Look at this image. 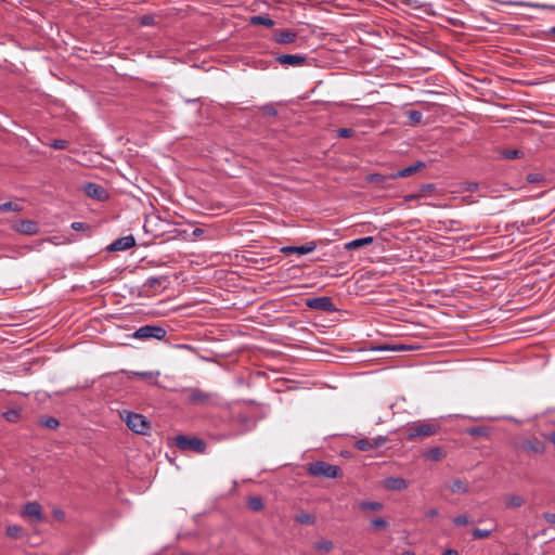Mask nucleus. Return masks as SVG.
Returning a JSON list of instances; mask_svg holds the SVG:
<instances>
[{
    "instance_id": "obj_26",
    "label": "nucleus",
    "mask_w": 555,
    "mask_h": 555,
    "mask_svg": "<svg viewBox=\"0 0 555 555\" xmlns=\"http://www.w3.org/2000/svg\"><path fill=\"white\" fill-rule=\"evenodd\" d=\"M39 424L49 429H56L60 426L59 420L53 416H47V417L40 418Z\"/></svg>"
},
{
    "instance_id": "obj_10",
    "label": "nucleus",
    "mask_w": 555,
    "mask_h": 555,
    "mask_svg": "<svg viewBox=\"0 0 555 555\" xmlns=\"http://www.w3.org/2000/svg\"><path fill=\"white\" fill-rule=\"evenodd\" d=\"M317 248V243L314 241L308 242L300 246H284L281 248V251L285 255L289 254H298V255H307L314 251Z\"/></svg>"
},
{
    "instance_id": "obj_52",
    "label": "nucleus",
    "mask_w": 555,
    "mask_h": 555,
    "mask_svg": "<svg viewBox=\"0 0 555 555\" xmlns=\"http://www.w3.org/2000/svg\"><path fill=\"white\" fill-rule=\"evenodd\" d=\"M54 515L59 519H64V517H65V514L62 511H55Z\"/></svg>"
},
{
    "instance_id": "obj_48",
    "label": "nucleus",
    "mask_w": 555,
    "mask_h": 555,
    "mask_svg": "<svg viewBox=\"0 0 555 555\" xmlns=\"http://www.w3.org/2000/svg\"><path fill=\"white\" fill-rule=\"evenodd\" d=\"M369 180L371 182H383L385 180V177L378 173L371 175Z\"/></svg>"
},
{
    "instance_id": "obj_39",
    "label": "nucleus",
    "mask_w": 555,
    "mask_h": 555,
    "mask_svg": "<svg viewBox=\"0 0 555 555\" xmlns=\"http://www.w3.org/2000/svg\"><path fill=\"white\" fill-rule=\"evenodd\" d=\"M405 349V346L403 345H396V346H391V345H383V346H378L375 348V350H380V351H384V350H403Z\"/></svg>"
},
{
    "instance_id": "obj_3",
    "label": "nucleus",
    "mask_w": 555,
    "mask_h": 555,
    "mask_svg": "<svg viewBox=\"0 0 555 555\" xmlns=\"http://www.w3.org/2000/svg\"><path fill=\"white\" fill-rule=\"evenodd\" d=\"M175 441L177 448L182 451L192 450L196 453H204L206 450L205 441L199 438L179 435L175 438Z\"/></svg>"
},
{
    "instance_id": "obj_19",
    "label": "nucleus",
    "mask_w": 555,
    "mask_h": 555,
    "mask_svg": "<svg viewBox=\"0 0 555 555\" xmlns=\"http://www.w3.org/2000/svg\"><path fill=\"white\" fill-rule=\"evenodd\" d=\"M85 190H86V193L88 194V196H90L92 198H96V199L103 198L104 190L102 186H100L96 183H91V182L87 183L85 186Z\"/></svg>"
},
{
    "instance_id": "obj_42",
    "label": "nucleus",
    "mask_w": 555,
    "mask_h": 555,
    "mask_svg": "<svg viewBox=\"0 0 555 555\" xmlns=\"http://www.w3.org/2000/svg\"><path fill=\"white\" fill-rule=\"evenodd\" d=\"M520 153L521 152L518 150H507V151L503 152V156L507 159H514V158L519 157Z\"/></svg>"
},
{
    "instance_id": "obj_27",
    "label": "nucleus",
    "mask_w": 555,
    "mask_h": 555,
    "mask_svg": "<svg viewBox=\"0 0 555 555\" xmlns=\"http://www.w3.org/2000/svg\"><path fill=\"white\" fill-rule=\"evenodd\" d=\"M247 506L254 512H259L263 508V502L259 496H251L247 501Z\"/></svg>"
},
{
    "instance_id": "obj_53",
    "label": "nucleus",
    "mask_w": 555,
    "mask_h": 555,
    "mask_svg": "<svg viewBox=\"0 0 555 555\" xmlns=\"http://www.w3.org/2000/svg\"><path fill=\"white\" fill-rule=\"evenodd\" d=\"M443 555H459L457 551L449 548L444 551Z\"/></svg>"
},
{
    "instance_id": "obj_13",
    "label": "nucleus",
    "mask_w": 555,
    "mask_h": 555,
    "mask_svg": "<svg viewBox=\"0 0 555 555\" xmlns=\"http://www.w3.org/2000/svg\"><path fill=\"white\" fill-rule=\"evenodd\" d=\"M383 486L390 491H403L409 487V483L402 477H388L383 481Z\"/></svg>"
},
{
    "instance_id": "obj_40",
    "label": "nucleus",
    "mask_w": 555,
    "mask_h": 555,
    "mask_svg": "<svg viewBox=\"0 0 555 555\" xmlns=\"http://www.w3.org/2000/svg\"><path fill=\"white\" fill-rule=\"evenodd\" d=\"M453 522L455 526H465L469 522L467 515H460L453 518Z\"/></svg>"
},
{
    "instance_id": "obj_51",
    "label": "nucleus",
    "mask_w": 555,
    "mask_h": 555,
    "mask_svg": "<svg viewBox=\"0 0 555 555\" xmlns=\"http://www.w3.org/2000/svg\"><path fill=\"white\" fill-rule=\"evenodd\" d=\"M546 439L555 444V430L546 436Z\"/></svg>"
},
{
    "instance_id": "obj_32",
    "label": "nucleus",
    "mask_w": 555,
    "mask_h": 555,
    "mask_svg": "<svg viewBox=\"0 0 555 555\" xmlns=\"http://www.w3.org/2000/svg\"><path fill=\"white\" fill-rule=\"evenodd\" d=\"M22 528L20 526L13 525L7 527V534L10 538L17 539L21 535Z\"/></svg>"
},
{
    "instance_id": "obj_46",
    "label": "nucleus",
    "mask_w": 555,
    "mask_h": 555,
    "mask_svg": "<svg viewBox=\"0 0 555 555\" xmlns=\"http://www.w3.org/2000/svg\"><path fill=\"white\" fill-rule=\"evenodd\" d=\"M263 112L267 115L275 116L278 114L276 109L272 105L263 106Z\"/></svg>"
},
{
    "instance_id": "obj_57",
    "label": "nucleus",
    "mask_w": 555,
    "mask_h": 555,
    "mask_svg": "<svg viewBox=\"0 0 555 555\" xmlns=\"http://www.w3.org/2000/svg\"><path fill=\"white\" fill-rule=\"evenodd\" d=\"M512 555H521V554H519V553H514V554H512Z\"/></svg>"
},
{
    "instance_id": "obj_23",
    "label": "nucleus",
    "mask_w": 555,
    "mask_h": 555,
    "mask_svg": "<svg viewBox=\"0 0 555 555\" xmlns=\"http://www.w3.org/2000/svg\"><path fill=\"white\" fill-rule=\"evenodd\" d=\"M249 23L251 25H262L266 27H272L274 25V21L266 15H254L249 18Z\"/></svg>"
},
{
    "instance_id": "obj_36",
    "label": "nucleus",
    "mask_w": 555,
    "mask_h": 555,
    "mask_svg": "<svg viewBox=\"0 0 555 555\" xmlns=\"http://www.w3.org/2000/svg\"><path fill=\"white\" fill-rule=\"evenodd\" d=\"M50 146L55 150H65L68 146V141L66 140H54L50 143Z\"/></svg>"
},
{
    "instance_id": "obj_2",
    "label": "nucleus",
    "mask_w": 555,
    "mask_h": 555,
    "mask_svg": "<svg viewBox=\"0 0 555 555\" xmlns=\"http://www.w3.org/2000/svg\"><path fill=\"white\" fill-rule=\"evenodd\" d=\"M124 421L126 422L127 427L138 435H147L151 429L150 422L142 414L126 412Z\"/></svg>"
},
{
    "instance_id": "obj_41",
    "label": "nucleus",
    "mask_w": 555,
    "mask_h": 555,
    "mask_svg": "<svg viewBox=\"0 0 555 555\" xmlns=\"http://www.w3.org/2000/svg\"><path fill=\"white\" fill-rule=\"evenodd\" d=\"M372 525L378 529H386L388 527V522L380 517L373 519Z\"/></svg>"
},
{
    "instance_id": "obj_34",
    "label": "nucleus",
    "mask_w": 555,
    "mask_h": 555,
    "mask_svg": "<svg viewBox=\"0 0 555 555\" xmlns=\"http://www.w3.org/2000/svg\"><path fill=\"white\" fill-rule=\"evenodd\" d=\"M490 534H491V530H487V529H478V528L474 529V530H473V533H472L473 538H474V539H478V540H479V539H486V538H488Z\"/></svg>"
},
{
    "instance_id": "obj_30",
    "label": "nucleus",
    "mask_w": 555,
    "mask_h": 555,
    "mask_svg": "<svg viewBox=\"0 0 555 555\" xmlns=\"http://www.w3.org/2000/svg\"><path fill=\"white\" fill-rule=\"evenodd\" d=\"M3 417L10 423H16L21 417V413L18 410H9L3 413Z\"/></svg>"
},
{
    "instance_id": "obj_9",
    "label": "nucleus",
    "mask_w": 555,
    "mask_h": 555,
    "mask_svg": "<svg viewBox=\"0 0 555 555\" xmlns=\"http://www.w3.org/2000/svg\"><path fill=\"white\" fill-rule=\"evenodd\" d=\"M211 395L205 392L198 388H192L189 390V401L192 404L196 405H207L210 404Z\"/></svg>"
},
{
    "instance_id": "obj_38",
    "label": "nucleus",
    "mask_w": 555,
    "mask_h": 555,
    "mask_svg": "<svg viewBox=\"0 0 555 555\" xmlns=\"http://www.w3.org/2000/svg\"><path fill=\"white\" fill-rule=\"evenodd\" d=\"M409 118L411 121H413L414 124H418L422 121V118H423V115L421 112L418 111H410L409 112Z\"/></svg>"
},
{
    "instance_id": "obj_14",
    "label": "nucleus",
    "mask_w": 555,
    "mask_h": 555,
    "mask_svg": "<svg viewBox=\"0 0 555 555\" xmlns=\"http://www.w3.org/2000/svg\"><path fill=\"white\" fill-rule=\"evenodd\" d=\"M276 61L281 65L296 67L305 63L306 56L301 54H281L276 57Z\"/></svg>"
},
{
    "instance_id": "obj_4",
    "label": "nucleus",
    "mask_w": 555,
    "mask_h": 555,
    "mask_svg": "<svg viewBox=\"0 0 555 555\" xmlns=\"http://www.w3.org/2000/svg\"><path fill=\"white\" fill-rule=\"evenodd\" d=\"M308 472L312 476L336 478L338 476L339 468L336 465H332L323 461H317L309 465Z\"/></svg>"
},
{
    "instance_id": "obj_16",
    "label": "nucleus",
    "mask_w": 555,
    "mask_h": 555,
    "mask_svg": "<svg viewBox=\"0 0 555 555\" xmlns=\"http://www.w3.org/2000/svg\"><path fill=\"white\" fill-rule=\"evenodd\" d=\"M273 38L274 41L278 43L287 44L296 40L297 34L292 30H275Z\"/></svg>"
},
{
    "instance_id": "obj_11",
    "label": "nucleus",
    "mask_w": 555,
    "mask_h": 555,
    "mask_svg": "<svg viewBox=\"0 0 555 555\" xmlns=\"http://www.w3.org/2000/svg\"><path fill=\"white\" fill-rule=\"evenodd\" d=\"M24 517H29L37 522H41L43 520L41 505L37 502H28L22 512Z\"/></svg>"
},
{
    "instance_id": "obj_12",
    "label": "nucleus",
    "mask_w": 555,
    "mask_h": 555,
    "mask_svg": "<svg viewBox=\"0 0 555 555\" xmlns=\"http://www.w3.org/2000/svg\"><path fill=\"white\" fill-rule=\"evenodd\" d=\"M520 448L525 452H531L535 454H542L545 452L544 443L538 438L527 439L520 443Z\"/></svg>"
},
{
    "instance_id": "obj_5",
    "label": "nucleus",
    "mask_w": 555,
    "mask_h": 555,
    "mask_svg": "<svg viewBox=\"0 0 555 555\" xmlns=\"http://www.w3.org/2000/svg\"><path fill=\"white\" fill-rule=\"evenodd\" d=\"M166 330L162 326L156 325H144L138 328L133 334L132 337L135 339H150L155 338L158 340H162L166 337Z\"/></svg>"
},
{
    "instance_id": "obj_17",
    "label": "nucleus",
    "mask_w": 555,
    "mask_h": 555,
    "mask_svg": "<svg viewBox=\"0 0 555 555\" xmlns=\"http://www.w3.org/2000/svg\"><path fill=\"white\" fill-rule=\"evenodd\" d=\"M425 168V163L423 162H416L415 164L405 167L403 169L398 170L397 172L391 175L392 179L397 178H405L409 177L415 172H417L420 169Z\"/></svg>"
},
{
    "instance_id": "obj_50",
    "label": "nucleus",
    "mask_w": 555,
    "mask_h": 555,
    "mask_svg": "<svg viewBox=\"0 0 555 555\" xmlns=\"http://www.w3.org/2000/svg\"><path fill=\"white\" fill-rule=\"evenodd\" d=\"M435 189L434 184H424L422 185L421 191L422 192H431Z\"/></svg>"
},
{
    "instance_id": "obj_15",
    "label": "nucleus",
    "mask_w": 555,
    "mask_h": 555,
    "mask_svg": "<svg viewBox=\"0 0 555 555\" xmlns=\"http://www.w3.org/2000/svg\"><path fill=\"white\" fill-rule=\"evenodd\" d=\"M14 229L26 235H34L37 234L39 231L38 223L33 220H21L14 225Z\"/></svg>"
},
{
    "instance_id": "obj_56",
    "label": "nucleus",
    "mask_w": 555,
    "mask_h": 555,
    "mask_svg": "<svg viewBox=\"0 0 555 555\" xmlns=\"http://www.w3.org/2000/svg\"><path fill=\"white\" fill-rule=\"evenodd\" d=\"M199 232H202V230L196 229V230L194 231V234H199Z\"/></svg>"
},
{
    "instance_id": "obj_7",
    "label": "nucleus",
    "mask_w": 555,
    "mask_h": 555,
    "mask_svg": "<svg viewBox=\"0 0 555 555\" xmlns=\"http://www.w3.org/2000/svg\"><path fill=\"white\" fill-rule=\"evenodd\" d=\"M307 307L311 309L322 310L326 312H333L336 310L334 304L330 297H312L307 299Z\"/></svg>"
},
{
    "instance_id": "obj_37",
    "label": "nucleus",
    "mask_w": 555,
    "mask_h": 555,
    "mask_svg": "<svg viewBox=\"0 0 555 555\" xmlns=\"http://www.w3.org/2000/svg\"><path fill=\"white\" fill-rule=\"evenodd\" d=\"M353 134H354V131L351 128H340L337 130V137H339V138H350Z\"/></svg>"
},
{
    "instance_id": "obj_1",
    "label": "nucleus",
    "mask_w": 555,
    "mask_h": 555,
    "mask_svg": "<svg viewBox=\"0 0 555 555\" xmlns=\"http://www.w3.org/2000/svg\"><path fill=\"white\" fill-rule=\"evenodd\" d=\"M440 425L436 421H418L408 424L405 435L409 441H413L420 437H430L438 433Z\"/></svg>"
},
{
    "instance_id": "obj_45",
    "label": "nucleus",
    "mask_w": 555,
    "mask_h": 555,
    "mask_svg": "<svg viewBox=\"0 0 555 555\" xmlns=\"http://www.w3.org/2000/svg\"><path fill=\"white\" fill-rule=\"evenodd\" d=\"M88 228V224L85 223V222H73L72 223V229L75 230V231H82V230H86Z\"/></svg>"
},
{
    "instance_id": "obj_49",
    "label": "nucleus",
    "mask_w": 555,
    "mask_h": 555,
    "mask_svg": "<svg viewBox=\"0 0 555 555\" xmlns=\"http://www.w3.org/2000/svg\"><path fill=\"white\" fill-rule=\"evenodd\" d=\"M438 515H439L438 509H436V508H430L429 511H427V512H426L425 517H426V518H430V519H431V518L437 517Z\"/></svg>"
},
{
    "instance_id": "obj_21",
    "label": "nucleus",
    "mask_w": 555,
    "mask_h": 555,
    "mask_svg": "<svg viewBox=\"0 0 555 555\" xmlns=\"http://www.w3.org/2000/svg\"><path fill=\"white\" fill-rule=\"evenodd\" d=\"M504 502L507 508H517L525 503V500L521 495L508 494L504 496Z\"/></svg>"
},
{
    "instance_id": "obj_55",
    "label": "nucleus",
    "mask_w": 555,
    "mask_h": 555,
    "mask_svg": "<svg viewBox=\"0 0 555 555\" xmlns=\"http://www.w3.org/2000/svg\"><path fill=\"white\" fill-rule=\"evenodd\" d=\"M548 34L555 36V26L548 29Z\"/></svg>"
},
{
    "instance_id": "obj_20",
    "label": "nucleus",
    "mask_w": 555,
    "mask_h": 555,
    "mask_svg": "<svg viewBox=\"0 0 555 555\" xmlns=\"http://www.w3.org/2000/svg\"><path fill=\"white\" fill-rule=\"evenodd\" d=\"M444 456L446 451L440 447L430 448L424 453L426 460L435 462L442 460Z\"/></svg>"
},
{
    "instance_id": "obj_33",
    "label": "nucleus",
    "mask_w": 555,
    "mask_h": 555,
    "mask_svg": "<svg viewBox=\"0 0 555 555\" xmlns=\"http://www.w3.org/2000/svg\"><path fill=\"white\" fill-rule=\"evenodd\" d=\"M140 26H153L155 24V17L151 14L142 15L139 18Z\"/></svg>"
},
{
    "instance_id": "obj_47",
    "label": "nucleus",
    "mask_w": 555,
    "mask_h": 555,
    "mask_svg": "<svg viewBox=\"0 0 555 555\" xmlns=\"http://www.w3.org/2000/svg\"><path fill=\"white\" fill-rule=\"evenodd\" d=\"M543 518L552 525H555V514L554 513H544Z\"/></svg>"
},
{
    "instance_id": "obj_44",
    "label": "nucleus",
    "mask_w": 555,
    "mask_h": 555,
    "mask_svg": "<svg viewBox=\"0 0 555 555\" xmlns=\"http://www.w3.org/2000/svg\"><path fill=\"white\" fill-rule=\"evenodd\" d=\"M468 434L472 436H482L486 434V429L483 427H473L468 429Z\"/></svg>"
},
{
    "instance_id": "obj_29",
    "label": "nucleus",
    "mask_w": 555,
    "mask_h": 555,
    "mask_svg": "<svg viewBox=\"0 0 555 555\" xmlns=\"http://www.w3.org/2000/svg\"><path fill=\"white\" fill-rule=\"evenodd\" d=\"M296 521L302 524V525H314L315 522V517L309 513H301L299 515L296 516L295 518Z\"/></svg>"
},
{
    "instance_id": "obj_35",
    "label": "nucleus",
    "mask_w": 555,
    "mask_h": 555,
    "mask_svg": "<svg viewBox=\"0 0 555 555\" xmlns=\"http://www.w3.org/2000/svg\"><path fill=\"white\" fill-rule=\"evenodd\" d=\"M163 282V278L159 276H150L146 279L144 286H147L150 288H154L157 285H160Z\"/></svg>"
},
{
    "instance_id": "obj_28",
    "label": "nucleus",
    "mask_w": 555,
    "mask_h": 555,
    "mask_svg": "<svg viewBox=\"0 0 555 555\" xmlns=\"http://www.w3.org/2000/svg\"><path fill=\"white\" fill-rule=\"evenodd\" d=\"M334 547V544L332 541L330 540H321V541H318L315 544H314V548L318 551V552H324V553H327L330 551H332Z\"/></svg>"
},
{
    "instance_id": "obj_18",
    "label": "nucleus",
    "mask_w": 555,
    "mask_h": 555,
    "mask_svg": "<svg viewBox=\"0 0 555 555\" xmlns=\"http://www.w3.org/2000/svg\"><path fill=\"white\" fill-rule=\"evenodd\" d=\"M373 241H374V238L372 236H365V237L356 238V240H352V241L346 243L345 244V249H347V250L358 249V248H361L363 246L372 244Z\"/></svg>"
},
{
    "instance_id": "obj_24",
    "label": "nucleus",
    "mask_w": 555,
    "mask_h": 555,
    "mask_svg": "<svg viewBox=\"0 0 555 555\" xmlns=\"http://www.w3.org/2000/svg\"><path fill=\"white\" fill-rule=\"evenodd\" d=\"M449 489L452 493H466L468 491V485L461 479H454L449 485Z\"/></svg>"
},
{
    "instance_id": "obj_43",
    "label": "nucleus",
    "mask_w": 555,
    "mask_h": 555,
    "mask_svg": "<svg viewBox=\"0 0 555 555\" xmlns=\"http://www.w3.org/2000/svg\"><path fill=\"white\" fill-rule=\"evenodd\" d=\"M542 179H543V177H542V175H540V173H529V175L527 176V181H528L529 183H538V182H540Z\"/></svg>"
},
{
    "instance_id": "obj_22",
    "label": "nucleus",
    "mask_w": 555,
    "mask_h": 555,
    "mask_svg": "<svg viewBox=\"0 0 555 555\" xmlns=\"http://www.w3.org/2000/svg\"><path fill=\"white\" fill-rule=\"evenodd\" d=\"M129 375L138 376L141 378H144L149 380L151 384H156L157 378L159 376V372H152V371H144V372H138V371H131L129 372Z\"/></svg>"
},
{
    "instance_id": "obj_25",
    "label": "nucleus",
    "mask_w": 555,
    "mask_h": 555,
    "mask_svg": "<svg viewBox=\"0 0 555 555\" xmlns=\"http://www.w3.org/2000/svg\"><path fill=\"white\" fill-rule=\"evenodd\" d=\"M358 506L363 511L379 512L384 508V505L376 501H361Z\"/></svg>"
},
{
    "instance_id": "obj_54",
    "label": "nucleus",
    "mask_w": 555,
    "mask_h": 555,
    "mask_svg": "<svg viewBox=\"0 0 555 555\" xmlns=\"http://www.w3.org/2000/svg\"><path fill=\"white\" fill-rule=\"evenodd\" d=\"M401 555H415V553L411 550H406V551L402 552Z\"/></svg>"
},
{
    "instance_id": "obj_31",
    "label": "nucleus",
    "mask_w": 555,
    "mask_h": 555,
    "mask_svg": "<svg viewBox=\"0 0 555 555\" xmlns=\"http://www.w3.org/2000/svg\"><path fill=\"white\" fill-rule=\"evenodd\" d=\"M21 206L17 203L5 202L0 205V211H20Z\"/></svg>"
},
{
    "instance_id": "obj_8",
    "label": "nucleus",
    "mask_w": 555,
    "mask_h": 555,
    "mask_svg": "<svg viewBox=\"0 0 555 555\" xmlns=\"http://www.w3.org/2000/svg\"><path fill=\"white\" fill-rule=\"evenodd\" d=\"M135 245V238L133 235L129 234L115 240L107 246L108 251H124Z\"/></svg>"
},
{
    "instance_id": "obj_6",
    "label": "nucleus",
    "mask_w": 555,
    "mask_h": 555,
    "mask_svg": "<svg viewBox=\"0 0 555 555\" xmlns=\"http://www.w3.org/2000/svg\"><path fill=\"white\" fill-rule=\"evenodd\" d=\"M387 442V437L377 436L374 438H362L354 442L356 449L359 451H371L383 447Z\"/></svg>"
}]
</instances>
